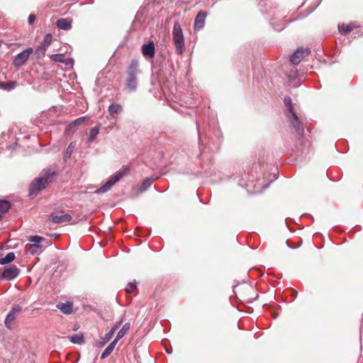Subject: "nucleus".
Segmentation results:
<instances>
[{
	"label": "nucleus",
	"mask_w": 363,
	"mask_h": 363,
	"mask_svg": "<svg viewBox=\"0 0 363 363\" xmlns=\"http://www.w3.org/2000/svg\"><path fill=\"white\" fill-rule=\"evenodd\" d=\"M141 52L145 58L153 59L155 55L154 42L150 40L147 43L143 44L141 48Z\"/></svg>",
	"instance_id": "f8f14e48"
},
{
	"label": "nucleus",
	"mask_w": 363,
	"mask_h": 363,
	"mask_svg": "<svg viewBox=\"0 0 363 363\" xmlns=\"http://www.w3.org/2000/svg\"><path fill=\"white\" fill-rule=\"evenodd\" d=\"M197 130H198V135H199V141L201 140V138H200V132H199V125L197 124Z\"/></svg>",
	"instance_id": "4c0bfd02"
},
{
	"label": "nucleus",
	"mask_w": 363,
	"mask_h": 363,
	"mask_svg": "<svg viewBox=\"0 0 363 363\" xmlns=\"http://www.w3.org/2000/svg\"><path fill=\"white\" fill-rule=\"evenodd\" d=\"M247 176L246 174H244V176L242 178V180H245L247 179Z\"/></svg>",
	"instance_id": "58836bf2"
},
{
	"label": "nucleus",
	"mask_w": 363,
	"mask_h": 363,
	"mask_svg": "<svg viewBox=\"0 0 363 363\" xmlns=\"http://www.w3.org/2000/svg\"><path fill=\"white\" fill-rule=\"evenodd\" d=\"M139 72V62L137 60H132L128 67L125 79V88L129 92H135L138 86L137 74Z\"/></svg>",
	"instance_id": "f03ea898"
},
{
	"label": "nucleus",
	"mask_w": 363,
	"mask_h": 363,
	"mask_svg": "<svg viewBox=\"0 0 363 363\" xmlns=\"http://www.w3.org/2000/svg\"><path fill=\"white\" fill-rule=\"evenodd\" d=\"M1 220V216L0 215V220Z\"/></svg>",
	"instance_id": "c03bdc74"
},
{
	"label": "nucleus",
	"mask_w": 363,
	"mask_h": 363,
	"mask_svg": "<svg viewBox=\"0 0 363 363\" xmlns=\"http://www.w3.org/2000/svg\"><path fill=\"white\" fill-rule=\"evenodd\" d=\"M108 111L111 116H113L122 111V106L118 104H111Z\"/></svg>",
	"instance_id": "bb28decb"
},
{
	"label": "nucleus",
	"mask_w": 363,
	"mask_h": 363,
	"mask_svg": "<svg viewBox=\"0 0 363 363\" xmlns=\"http://www.w3.org/2000/svg\"><path fill=\"white\" fill-rule=\"evenodd\" d=\"M22 311V308L19 305H14L11 310L6 315L4 324L8 329H11V323L16 318L17 314Z\"/></svg>",
	"instance_id": "9b49d317"
},
{
	"label": "nucleus",
	"mask_w": 363,
	"mask_h": 363,
	"mask_svg": "<svg viewBox=\"0 0 363 363\" xmlns=\"http://www.w3.org/2000/svg\"><path fill=\"white\" fill-rule=\"evenodd\" d=\"M50 59L52 61L62 63L65 60V56L62 54H53L50 56Z\"/></svg>",
	"instance_id": "7c9ffc66"
},
{
	"label": "nucleus",
	"mask_w": 363,
	"mask_h": 363,
	"mask_svg": "<svg viewBox=\"0 0 363 363\" xmlns=\"http://www.w3.org/2000/svg\"><path fill=\"white\" fill-rule=\"evenodd\" d=\"M207 16V13L203 10L200 11L196 15L194 21V29L195 30H201L203 28L206 22V18Z\"/></svg>",
	"instance_id": "2eb2a0df"
},
{
	"label": "nucleus",
	"mask_w": 363,
	"mask_h": 363,
	"mask_svg": "<svg viewBox=\"0 0 363 363\" xmlns=\"http://www.w3.org/2000/svg\"><path fill=\"white\" fill-rule=\"evenodd\" d=\"M74 147H75L74 143L72 142L69 144V145L67 146V147L65 150V153H64L65 160H67V159H69L71 157Z\"/></svg>",
	"instance_id": "cd10ccee"
},
{
	"label": "nucleus",
	"mask_w": 363,
	"mask_h": 363,
	"mask_svg": "<svg viewBox=\"0 0 363 363\" xmlns=\"http://www.w3.org/2000/svg\"><path fill=\"white\" fill-rule=\"evenodd\" d=\"M121 323V321L116 323L106 334H105L100 341H97L96 342V345L99 347L104 346L111 339Z\"/></svg>",
	"instance_id": "4468645a"
},
{
	"label": "nucleus",
	"mask_w": 363,
	"mask_h": 363,
	"mask_svg": "<svg viewBox=\"0 0 363 363\" xmlns=\"http://www.w3.org/2000/svg\"><path fill=\"white\" fill-rule=\"evenodd\" d=\"M37 248H32V245L30 246L29 250L31 254H35L36 252Z\"/></svg>",
	"instance_id": "c9c22d12"
},
{
	"label": "nucleus",
	"mask_w": 363,
	"mask_h": 363,
	"mask_svg": "<svg viewBox=\"0 0 363 363\" xmlns=\"http://www.w3.org/2000/svg\"><path fill=\"white\" fill-rule=\"evenodd\" d=\"M154 182V179L152 178L147 177L145 178L142 184L139 187V191L140 193L146 191L152 185V182Z\"/></svg>",
	"instance_id": "aec40b11"
},
{
	"label": "nucleus",
	"mask_w": 363,
	"mask_h": 363,
	"mask_svg": "<svg viewBox=\"0 0 363 363\" xmlns=\"http://www.w3.org/2000/svg\"><path fill=\"white\" fill-rule=\"evenodd\" d=\"M47 184L44 182L42 177H36L30 183L29 186V196H34L37 195L40 191L45 189Z\"/></svg>",
	"instance_id": "39448f33"
},
{
	"label": "nucleus",
	"mask_w": 363,
	"mask_h": 363,
	"mask_svg": "<svg viewBox=\"0 0 363 363\" xmlns=\"http://www.w3.org/2000/svg\"><path fill=\"white\" fill-rule=\"evenodd\" d=\"M284 102L287 108L286 116L289 121L291 128L296 131L297 135L303 137L304 133L303 125L294 110L291 99L286 96L284 98Z\"/></svg>",
	"instance_id": "f257e3e1"
},
{
	"label": "nucleus",
	"mask_w": 363,
	"mask_h": 363,
	"mask_svg": "<svg viewBox=\"0 0 363 363\" xmlns=\"http://www.w3.org/2000/svg\"><path fill=\"white\" fill-rule=\"evenodd\" d=\"M50 220L53 223H66L71 221L72 216L68 213H60L59 212H56L50 215Z\"/></svg>",
	"instance_id": "ddd939ff"
},
{
	"label": "nucleus",
	"mask_w": 363,
	"mask_h": 363,
	"mask_svg": "<svg viewBox=\"0 0 363 363\" xmlns=\"http://www.w3.org/2000/svg\"><path fill=\"white\" fill-rule=\"evenodd\" d=\"M16 258L14 252H9L4 257L0 258V264L4 265L13 261Z\"/></svg>",
	"instance_id": "a878e982"
},
{
	"label": "nucleus",
	"mask_w": 363,
	"mask_h": 363,
	"mask_svg": "<svg viewBox=\"0 0 363 363\" xmlns=\"http://www.w3.org/2000/svg\"><path fill=\"white\" fill-rule=\"evenodd\" d=\"M52 37L50 33H48L45 35L43 40L40 43V44L35 50V55H36L37 58H40L41 57H43L45 55V53L48 46L50 45L52 42Z\"/></svg>",
	"instance_id": "0eeeda50"
},
{
	"label": "nucleus",
	"mask_w": 363,
	"mask_h": 363,
	"mask_svg": "<svg viewBox=\"0 0 363 363\" xmlns=\"http://www.w3.org/2000/svg\"><path fill=\"white\" fill-rule=\"evenodd\" d=\"M311 50L309 48H299L291 56L290 62L294 65H298L301 60L309 55Z\"/></svg>",
	"instance_id": "9d476101"
},
{
	"label": "nucleus",
	"mask_w": 363,
	"mask_h": 363,
	"mask_svg": "<svg viewBox=\"0 0 363 363\" xmlns=\"http://www.w3.org/2000/svg\"><path fill=\"white\" fill-rule=\"evenodd\" d=\"M33 52L32 48H28L18 53L14 58L13 64L15 67H19L23 65L29 58L30 55Z\"/></svg>",
	"instance_id": "6e6552de"
},
{
	"label": "nucleus",
	"mask_w": 363,
	"mask_h": 363,
	"mask_svg": "<svg viewBox=\"0 0 363 363\" xmlns=\"http://www.w3.org/2000/svg\"><path fill=\"white\" fill-rule=\"evenodd\" d=\"M269 186V183H267V184H265V185L264 186V189H267Z\"/></svg>",
	"instance_id": "ea45409f"
},
{
	"label": "nucleus",
	"mask_w": 363,
	"mask_h": 363,
	"mask_svg": "<svg viewBox=\"0 0 363 363\" xmlns=\"http://www.w3.org/2000/svg\"><path fill=\"white\" fill-rule=\"evenodd\" d=\"M62 63H64L67 66H72L74 64V60L72 58H68L66 60L65 59Z\"/></svg>",
	"instance_id": "72a5a7b5"
},
{
	"label": "nucleus",
	"mask_w": 363,
	"mask_h": 363,
	"mask_svg": "<svg viewBox=\"0 0 363 363\" xmlns=\"http://www.w3.org/2000/svg\"><path fill=\"white\" fill-rule=\"evenodd\" d=\"M356 26L353 24V23H350V24H347V25H345V24H341V25H338V30L339 32L343 35H347L349 33H350L353 29L354 28H355Z\"/></svg>",
	"instance_id": "6ab92c4d"
},
{
	"label": "nucleus",
	"mask_w": 363,
	"mask_h": 363,
	"mask_svg": "<svg viewBox=\"0 0 363 363\" xmlns=\"http://www.w3.org/2000/svg\"><path fill=\"white\" fill-rule=\"evenodd\" d=\"M294 292L295 293V295L297 296V294H298L297 291H294Z\"/></svg>",
	"instance_id": "79ce46f5"
},
{
	"label": "nucleus",
	"mask_w": 363,
	"mask_h": 363,
	"mask_svg": "<svg viewBox=\"0 0 363 363\" xmlns=\"http://www.w3.org/2000/svg\"><path fill=\"white\" fill-rule=\"evenodd\" d=\"M239 185H240L241 186H244V184H242L241 183H239Z\"/></svg>",
	"instance_id": "37998d69"
},
{
	"label": "nucleus",
	"mask_w": 363,
	"mask_h": 363,
	"mask_svg": "<svg viewBox=\"0 0 363 363\" xmlns=\"http://www.w3.org/2000/svg\"><path fill=\"white\" fill-rule=\"evenodd\" d=\"M57 306L64 314L69 315L72 312L73 303L72 302L58 304Z\"/></svg>",
	"instance_id": "f3484780"
},
{
	"label": "nucleus",
	"mask_w": 363,
	"mask_h": 363,
	"mask_svg": "<svg viewBox=\"0 0 363 363\" xmlns=\"http://www.w3.org/2000/svg\"><path fill=\"white\" fill-rule=\"evenodd\" d=\"M17 85L16 81H9L7 82H0V89L6 91H11Z\"/></svg>",
	"instance_id": "412c9836"
},
{
	"label": "nucleus",
	"mask_w": 363,
	"mask_h": 363,
	"mask_svg": "<svg viewBox=\"0 0 363 363\" xmlns=\"http://www.w3.org/2000/svg\"><path fill=\"white\" fill-rule=\"evenodd\" d=\"M118 342H116L115 340H113L106 347V349L104 350V352L101 353V359H106L107 357H108L111 352H113V350H114L116 344H117Z\"/></svg>",
	"instance_id": "a211bd4d"
},
{
	"label": "nucleus",
	"mask_w": 363,
	"mask_h": 363,
	"mask_svg": "<svg viewBox=\"0 0 363 363\" xmlns=\"http://www.w3.org/2000/svg\"><path fill=\"white\" fill-rule=\"evenodd\" d=\"M56 26L59 29L69 30L72 28L71 21L67 18H60L56 22Z\"/></svg>",
	"instance_id": "dca6fc26"
},
{
	"label": "nucleus",
	"mask_w": 363,
	"mask_h": 363,
	"mask_svg": "<svg viewBox=\"0 0 363 363\" xmlns=\"http://www.w3.org/2000/svg\"><path fill=\"white\" fill-rule=\"evenodd\" d=\"M11 203L7 200H0V215L1 218L10 209Z\"/></svg>",
	"instance_id": "4be33fe9"
},
{
	"label": "nucleus",
	"mask_w": 363,
	"mask_h": 363,
	"mask_svg": "<svg viewBox=\"0 0 363 363\" xmlns=\"http://www.w3.org/2000/svg\"><path fill=\"white\" fill-rule=\"evenodd\" d=\"M69 340L73 344L82 345L84 342V338L82 334H74L69 336Z\"/></svg>",
	"instance_id": "b1692460"
},
{
	"label": "nucleus",
	"mask_w": 363,
	"mask_h": 363,
	"mask_svg": "<svg viewBox=\"0 0 363 363\" xmlns=\"http://www.w3.org/2000/svg\"><path fill=\"white\" fill-rule=\"evenodd\" d=\"M29 240L33 242L32 248H39L40 247V242L45 240V238L38 235H33L30 237Z\"/></svg>",
	"instance_id": "393cba45"
},
{
	"label": "nucleus",
	"mask_w": 363,
	"mask_h": 363,
	"mask_svg": "<svg viewBox=\"0 0 363 363\" xmlns=\"http://www.w3.org/2000/svg\"><path fill=\"white\" fill-rule=\"evenodd\" d=\"M35 15L34 13H30L28 16V22L29 25H33L35 21Z\"/></svg>",
	"instance_id": "473e14b6"
},
{
	"label": "nucleus",
	"mask_w": 363,
	"mask_h": 363,
	"mask_svg": "<svg viewBox=\"0 0 363 363\" xmlns=\"http://www.w3.org/2000/svg\"><path fill=\"white\" fill-rule=\"evenodd\" d=\"M78 329V327L77 326H74V328H73V330H77Z\"/></svg>",
	"instance_id": "a19ab883"
},
{
	"label": "nucleus",
	"mask_w": 363,
	"mask_h": 363,
	"mask_svg": "<svg viewBox=\"0 0 363 363\" xmlns=\"http://www.w3.org/2000/svg\"><path fill=\"white\" fill-rule=\"evenodd\" d=\"M57 166L55 164H52L48 168L44 169L39 177H42V179L45 182V184H49L51 182L52 179L57 175Z\"/></svg>",
	"instance_id": "423d86ee"
},
{
	"label": "nucleus",
	"mask_w": 363,
	"mask_h": 363,
	"mask_svg": "<svg viewBox=\"0 0 363 363\" xmlns=\"http://www.w3.org/2000/svg\"><path fill=\"white\" fill-rule=\"evenodd\" d=\"M19 273L20 269L16 265H12L9 267H5L0 277L1 279L10 281L16 278Z\"/></svg>",
	"instance_id": "1a4fd4ad"
},
{
	"label": "nucleus",
	"mask_w": 363,
	"mask_h": 363,
	"mask_svg": "<svg viewBox=\"0 0 363 363\" xmlns=\"http://www.w3.org/2000/svg\"><path fill=\"white\" fill-rule=\"evenodd\" d=\"M137 289L136 282H129L125 286V291L127 293H133Z\"/></svg>",
	"instance_id": "c756f323"
},
{
	"label": "nucleus",
	"mask_w": 363,
	"mask_h": 363,
	"mask_svg": "<svg viewBox=\"0 0 363 363\" xmlns=\"http://www.w3.org/2000/svg\"><path fill=\"white\" fill-rule=\"evenodd\" d=\"M130 323H125L122 328L118 332L116 337H115V340L118 342L122 337H124L127 331L130 329Z\"/></svg>",
	"instance_id": "5701e85b"
},
{
	"label": "nucleus",
	"mask_w": 363,
	"mask_h": 363,
	"mask_svg": "<svg viewBox=\"0 0 363 363\" xmlns=\"http://www.w3.org/2000/svg\"><path fill=\"white\" fill-rule=\"evenodd\" d=\"M74 127H75V125H72V123H70L66 127V129H65L66 133H69L71 131H74Z\"/></svg>",
	"instance_id": "f704fd0d"
},
{
	"label": "nucleus",
	"mask_w": 363,
	"mask_h": 363,
	"mask_svg": "<svg viewBox=\"0 0 363 363\" xmlns=\"http://www.w3.org/2000/svg\"><path fill=\"white\" fill-rule=\"evenodd\" d=\"M172 37L176 48V52L178 55H182L185 50V44L182 29L178 22H175L174 23Z\"/></svg>",
	"instance_id": "20e7f679"
},
{
	"label": "nucleus",
	"mask_w": 363,
	"mask_h": 363,
	"mask_svg": "<svg viewBox=\"0 0 363 363\" xmlns=\"http://www.w3.org/2000/svg\"><path fill=\"white\" fill-rule=\"evenodd\" d=\"M215 134H216V136L218 138V137L220 136V130H217L216 131Z\"/></svg>",
	"instance_id": "e433bc0d"
},
{
	"label": "nucleus",
	"mask_w": 363,
	"mask_h": 363,
	"mask_svg": "<svg viewBox=\"0 0 363 363\" xmlns=\"http://www.w3.org/2000/svg\"><path fill=\"white\" fill-rule=\"evenodd\" d=\"M99 128L98 126H95L90 129L89 133V138L88 142H91L99 134Z\"/></svg>",
	"instance_id": "c85d7f7f"
},
{
	"label": "nucleus",
	"mask_w": 363,
	"mask_h": 363,
	"mask_svg": "<svg viewBox=\"0 0 363 363\" xmlns=\"http://www.w3.org/2000/svg\"><path fill=\"white\" fill-rule=\"evenodd\" d=\"M128 172V168H123V169L118 171L117 172H116L115 174L111 175L102 186L97 189L95 191V193L100 194L107 192L108 191H109L111 189V187L116 183H117L118 181H120V179H121L123 177L127 175Z\"/></svg>",
	"instance_id": "7ed1b4c3"
},
{
	"label": "nucleus",
	"mask_w": 363,
	"mask_h": 363,
	"mask_svg": "<svg viewBox=\"0 0 363 363\" xmlns=\"http://www.w3.org/2000/svg\"><path fill=\"white\" fill-rule=\"evenodd\" d=\"M86 119V117H80L76 120H74V121L72 122V125H79L80 124H82V123H84V121H85Z\"/></svg>",
	"instance_id": "2f4dec72"
}]
</instances>
